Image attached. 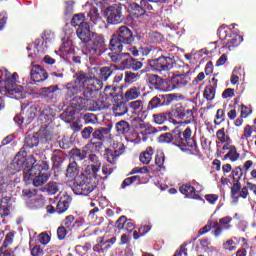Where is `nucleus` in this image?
<instances>
[{
  "mask_svg": "<svg viewBox=\"0 0 256 256\" xmlns=\"http://www.w3.org/2000/svg\"><path fill=\"white\" fill-rule=\"evenodd\" d=\"M135 41L133 32L127 26L119 27L116 34L110 40L111 51H129L134 57H139V50L136 47H129Z\"/></svg>",
  "mask_w": 256,
  "mask_h": 256,
  "instance_id": "20e7f679",
  "label": "nucleus"
},
{
  "mask_svg": "<svg viewBox=\"0 0 256 256\" xmlns=\"http://www.w3.org/2000/svg\"><path fill=\"white\" fill-rule=\"evenodd\" d=\"M240 155L237 152V148L235 146H231L229 152L224 156V161L230 159V161L235 162L239 159Z\"/></svg>",
  "mask_w": 256,
  "mask_h": 256,
  "instance_id": "2f4dec72",
  "label": "nucleus"
},
{
  "mask_svg": "<svg viewBox=\"0 0 256 256\" xmlns=\"http://www.w3.org/2000/svg\"><path fill=\"white\" fill-rule=\"evenodd\" d=\"M175 65V61L171 57L162 56L158 59H154L150 62V66L153 71H157L164 77V79H168V83H171V89H181V87H186L189 81L185 78V75H176L171 72L173 66ZM169 88L168 91H171Z\"/></svg>",
  "mask_w": 256,
  "mask_h": 256,
  "instance_id": "7ed1b4c3",
  "label": "nucleus"
},
{
  "mask_svg": "<svg viewBox=\"0 0 256 256\" xmlns=\"http://www.w3.org/2000/svg\"><path fill=\"white\" fill-rule=\"evenodd\" d=\"M78 173L79 167L77 162L72 161L66 169V177L74 179L73 191L76 195H89V193L94 191L95 186L91 183V178L85 176V174L78 175Z\"/></svg>",
  "mask_w": 256,
  "mask_h": 256,
  "instance_id": "39448f33",
  "label": "nucleus"
},
{
  "mask_svg": "<svg viewBox=\"0 0 256 256\" xmlns=\"http://www.w3.org/2000/svg\"><path fill=\"white\" fill-rule=\"evenodd\" d=\"M88 18L93 25H99V23H101V16L96 7H91L90 12L88 13Z\"/></svg>",
  "mask_w": 256,
  "mask_h": 256,
  "instance_id": "393cba45",
  "label": "nucleus"
},
{
  "mask_svg": "<svg viewBox=\"0 0 256 256\" xmlns=\"http://www.w3.org/2000/svg\"><path fill=\"white\" fill-rule=\"evenodd\" d=\"M161 105H163L161 96H155L150 100L148 107L149 109H157V107H161Z\"/></svg>",
  "mask_w": 256,
  "mask_h": 256,
  "instance_id": "c9c22d12",
  "label": "nucleus"
},
{
  "mask_svg": "<svg viewBox=\"0 0 256 256\" xmlns=\"http://www.w3.org/2000/svg\"><path fill=\"white\" fill-rule=\"evenodd\" d=\"M224 249H226V251H235V249H237V246L235 245V241L227 240L224 243Z\"/></svg>",
  "mask_w": 256,
  "mask_h": 256,
  "instance_id": "13d9d810",
  "label": "nucleus"
},
{
  "mask_svg": "<svg viewBox=\"0 0 256 256\" xmlns=\"http://www.w3.org/2000/svg\"><path fill=\"white\" fill-rule=\"evenodd\" d=\"M123 5L121 3L113 4L105 9L107 23L110 25H119L123 21Z\"/></svg>",
  "mask_w": 256,
  "mask_h": 256,
  "instance_id": "1a4fd4ad",
  "label": "nucleus"
},
{
  "mask_svg": "<svg viewBox=\"0 0 256 256\" xmlns=\"http://www.w3.org/2000/svg\"><path fill=\"white\" fill-rule=\"evenodd\" d=\"M143 67V63L131 58V54L128 56V60L126 61L125 69H132V71H139Z\"/></svg>",
  "mask_w": 256,
  "mask_h": 256,
  "instance_id": "b1692460",
  "label": "nucleus"
},
{
  "mask_svg": "<svg viewBox=\"0 0 256 256\" xmlns=\"http://www.w3.org/2000/svg\"><path fill=\"white\" fill-rule=\"evenodd\" d=\"M70 157L75 163H77V161H83V159L87 157V150H84V148L83 150L74 148L70 151Z\"/></svg>",
  "mask_w": 256,
  "mask_h": 256,
  "instance_id": "412c9836",
  "label": "nucleus"
},
{
  "mask_svg": "<svg viewBox=\"0 0 256 256\" xmlns=\"http://www.w3.org/2000/svg\"><path fill=\"white\" fill-rule=\"evenodd\" d=\"M153 3H159L155 0H141L140 5L137 3L130 4V10L136 17H143L147 11H153Z\"/></svg>",
  "mask_w": 256,
  "mask_h": 256,
  "instance_id": "9d476101",
  "label": "nucleus"
},
{
  "mask_svg": "<svg viewBox=\"0 0 256 256\" xmlns=\"http://www.w3.org/2000/svg\"><path fill=\"white\" fill-rule=\"evenodd\" d=\"M137 79H139L138 73H133V72L126 73V78H125L126 83H133L137 81Z\"/></svg>",
  "mask_w": 256,
  "mask_h": 256,
  "instance_id": "8fccbe9b",
  "label": "nucleus"
},
{
  "mask_svg": "<svg viewBox=\"0 0 256 256\" xmlns=\"http://www.w3.org/2000/svg\"><path fill=\"white\" fill-rule=\"evenodd\" d=\"M90 161V165L86 167L85 173L90 177V179H99V170L101 169V161H99V157L95 154H90L88 156Z\"/></svg>",
  "mask_w": 256,
  "mask_h": 256,
  "instance_id": "9b49d317",
  "label": "nucleus"
},
{
  "mask_svg": "<svg viewBox=\"0 0 256 256\" xmlns=\"http://www.w3.org/2000/svg\"><path fill=\"white\" fill-rule=\"evenodd\" d=\"M224 115H225V111H223V109L217 110L216 119L214 120L215 125H221V123H223Z\"/></svg>",
  "mask_w": 256,
  "mask_h": 256,
  "instance_id": "864d4df0",
  "label": "nucleus"
},
{
  "mask_svg": "<svg viewBox=\"0 0 256 256\" xmlns=\"http://www.w3.org/2000/svg\"><path fill=\"white\" fill-rule=\"evenodd\" d=\"M206 201H208V203H210L211 205H215V203H217V200L219 199V197L215 194H207L205 196Z\"/></svg>",
  "mask_w": 256,
  "mask_h": 256,
  "instance_id": "338daca9",
  "label": "nucleus"
},
{
  "mask_svg": "<svg viewBox=\"0 0 256 256\" xmlns=\"http://www.w3.org/2000/svg\"><path fill=\"white\" fill-rule=\"evenodd\" d=\"M161 99H162V105H171V103H173V98H171L172 96L170 94H166V95H160Z\"/></svg>",
  "mask_w": 256,
  "mask_h": 256,
  "instance_id": "0e129e2a",
  "label": "nucleus"
},
{
  "mask_svg": "<svg viewBox=\"0 0 256 256\" xmlns=\"http://www.w3.org/2000/svg\"><path fill=\"white\" fill-rule=\"evenodd\" d=\"M212 228L215 229L213 232V235L216 237H219L223 233V230H224L221 226H219L218 222H214L212 225Z\"/></svg>",
  "mask_w": 256,
  "mask_h": 256,
  "instance_id": "052dcab7",
  "label": "nucleus"
},
{
  "mask_svg": "<svg viewBox=\"0 0 256 256\" xmlns=\"http://www.w3.org/2000/svg\"><path fill=\"white\" fill-rule=\"evenodd\" d=\"M175 141V133H164L158 137L159 143H171V141Z\"/></svg>",
  "mask_w": 256,
  "mask_h": 256,
  "instance_id": "e433bc0d",
  "label": "nucleus"
},
{
  "mask_svg": "<svg viewBox=\"0 0 256 256\" xmlns=\"http://www.w3.org/2000/svg\"><path fill=\"white\" fill-rule=\"evenodd\" d=\"M84 121L85 123H97V116L93 113H87L84 115Z\"/></svg>",
  "mask_w": 256,
  "mask_h": 256,
  "instance_id": "5fc2aeb1",
  "label": "nucleus"
},
{
  "mask_svg": "<svg viewBox=\"0 0 256 256\" xmlns=\"http://www.w3.org/2000/svg\"><path fill=\"white\" fill-rule=\"evenodd\" d=\"M43 41L45 43H49V41H53L55 39V34L51 30H46L42 36Z\"/></svg>",
  "mask_w": 256,
  "mask_h": 256,
  "instance_id": "603ef678",
  "label": "nucleus"
},
{
  "mask_svg": "<svg viewBox=\"0 0 256 256\" xmlns=\"http://www.w3.org/2000/svg\"><path fill=\"white\" fill-rule=\"evenodd\" d=\"M180 192L182 195H185L186 197H189L190 199H197V192L195 191V188L191 186L190 184H184L180 187Z\"/></svg>",
  "mask_w": 256,
  "mask_h": 256,
  "instance_id": "aec40b11",
  "label": "nucleus"
},
{
  "mask_svg": "<svg viewBox=\"0 0 256 256\" xmlns=\"http://www.w3.org/2000/svg\"><path fill=\"white\" fill-rule=\"evenodd\" d=\"M231 221H233V218L226 216L224 218H220L219 219V224L220 227H222L225 231H229V229H231V225L229 223H231Z\"/></svg>",
  "mask_w": 256,
  "mask_h": 256,
  "instance_id": "f704fd0d",
  "label": "nucleus"
},
{
  "mask_svg": "<svg viewBox=\"0 0 256 256\" xmlns=\"http://www.w3.org/2000/svg\"><path fill=\"white\" fill-rule=\"evenodd\" d=\"M22 195H23V197H25V199H33V197H35L37 195V190L24 189L22 191Z\"/></svg>",
  "mask_w": 256,
  "mask_h": 256,
  "instance_id": "09e8293b",
  "label": "nucleus"
},
{
  "mask_svg": "<svg viewBox=\"0 0 256 256\" xmlns=\"http://www.w3.org/2000/svg\"><path fill=\"white\" fill-rule=\"evenodd\" d=\"M129 107L135 115V119H139L141 122L147 119V109L143 106V102L140 100L132 101L129 103Z\"/></svg>",
  "mask_w": 256,
  "mask_h": 256,
  "instance_id": "2eb2a0df",
  "label": "nucleus"
},
{
  "mask_svg": "<svg viewBox=\"0 0 256 256\" xmlns=\"http://www.w3.org/2000/svg\"><path fill=\"white\" fill-rule=\"evenodd\" d=\"M13 232H9L4 240V245L2 246L4 249H7V247H9V245H11V243H13Z\"/></svg>",
  "mask_w": 256,
  "mask_h": 256,
  "instance_id": "bf43d9fd",
  "label": "nucleus"
},
{
  "mask_svg": "<svg viewBox=\"0 0 256 256\" xmlns=\"http://www.w3.org/2000/svg\"><path fill=\"white\" fill-rule=\"evenodd\" d=\"M38 241L39 243H41L42 245H47L49 243V241H51V236H49V234L42 232L41 234H39L38 236Z\"/></svg>",
  "mask_w": 256,
  "mask_h": 256,
  "instance_id": "de8ad7c7",
  "label": "nucleus"
},
{
  "mask_svg": "<svg viewBox=\"0 0 256 256\" xmlns=\"http://www.w3.org/2000/svg\"><path fill=\"white\" fill-rule=\"evenodd\" d=\"M104 95H105L106 99H111L112 97H115V88H113L111 86H107L104 89Z\"/></svg>",
  "mask_w": 256,
  "mask_h": 256,
  "instance_id": "4d7b16f0",
  "label": "nucleus"
},
{
  "mask_svg": "<svg viewBox=\"0 0 256 256\" xmlns=\"http://www.w3.org/2000/svg\"><path fill=\"white\" fill-rule=\"evenodd\" d=\"M112 111L115 117H123V115H126V113L129 111V109L127 108V103L120 102L113 105Z\"/></svg>",
  "mask_w": 256,
  "mask_h": 256,
  "instance_id": "6ab92c4d",
  "label": "nucleus"
},
{
  "mask_svg": "<svg viewBox=\"0 0 256 256\" xmlns=\"http://www.w3.org/2000/svg\"><path fill=\"white\" fill-rule=\"evenodd\" d=\"M100 75L102 81H107L111 77V75H113V71H111V68L109 67H102L100 69Z\"/></svg>",
  "mask_w": 256,
  "mask_h": 256,
  "instance_id": "ea45409f",
  "label": "nucleus"
},
{
  "mask_svg": "<svg viewBox=\"0 0 256 256\" xmlns=\"http://www.w3.org/2000/svg\"><path fill=\"white\" fill-rule=\"evenodd\" d=\"M72 45H73V43L71 41L63 42L62 46L60 47L61 53H63L64 55L71 53Z\"/></svg>",
  "mask_w": 256,
  "mask_h": 256,
  "instance_id": "37998d69",
  "label": "nucleus"
},
{
  "mask_svg": "<svg viewBox=\"0 0 256 256\" xmlns=\"http://www.w3.org/2000/svg\"><path fill=\"white\" fill-rule=\"evenodd\" d=\"M83 23H87L85 22V16H83V14H76L71 20L72 27H81Z\"/></svg>",
  "mask_w": 256,
  "mask_h": 256,
  "instance_id": "473e14b6",
  "label": "nucleus"
},
{
  "mask_svg": "<svg viewBox=\"0 0 256 256\" xmlns=\"http://www.w3.org/2000/svg\"><path fill=\"white\" fill-rule=\"evenodd\" d=\"M32 256H43V248L41 246L36 245L31 249Z\"/></svg>",
  "mask_w": 256,
  "mask_h": 256,
  "instance_id": "e2e57ef3",
  "label": "nucleus"
},
{
  "mask_svg": "<svg viewBox=\"0 0 256 256\" xmlns=\"http://www.w3.org/2000/svg\"><path fill=\"white\" fill-rule=\"evenodd\" d=\"M129 52H111L108 54L109 58L111 59V61H113V63H117V69H119L120 71H124L126 65H127V60L129 59Z\"/></svg>",
  "mask_w": 256,
  "mask_h": 256,
  "instance_id": "4468645a",
  "label": "nucleus"
},
{
  "mask_svg": "<svg viewBox=\"0 0 256 256\" xmlns=\"http://www.w3.org/2000/svg\"><path fill=\"white\" fill-rule=\"evenodd\" d=\"M150 83L153 85L154 89H158L160 91H169V89L165 88V85L169 83V79L161 78L158 75L150 76Z\"/></svg>",
  "mask_w": 256,
  "mask_h": 256,
  "instance_id": "a211bd4d",
  "label": "nucleus"
},
{
  "mask_svg": "<svg viewBox=\"0 0 256 256\" xmlns=\"http://www.w3.org/2000/svg\"><path fill=\"white\" fill-rule=\"evenodd\" d=\"M39 145V134L28 135L25 138V147H37Z\"/></svg>",
  "mask_w": 256,
  "mask_h": 256,
  "instance_id": "bb28decb",
  "label": "nucleus"
},
{
  "mask_svg": "<svg viewBox=\"0 0 256 256\" xmlns=\"http://www.w3.org/2000/svg\"><path fill=\"white\" fill-rule=\"evenodd\" d=\"M0 256H15V253L9 249H5L4 247H1Z\"/></svg>",
  "mask_w": 256,
  "mask_h": 256,
  "instance_id": "774afa93",
  "label": "nucleus"
},
{
  "mask_svg": "<svg viewBox=\"0 0 256 256\" xmlns=\"http://www.w3.org/2000/svg\"><path fill=\"white\" fill-rule=\"evenodd\" d=\"M125 145L121 143V137H116L110 148H108L104 154V158L111 165H115L120 155H123Z\"/></svg>",
  "mask_w": 256,
  "mask_h": 256,
  "instance_id": "6e6552de",
  "label": "nucleus"
},
{
  "mask_svg": "<svg viewBox=\"0 0 256 256\" xmlns=\"http://www.w3.org/2000/svg\"><path fill=\"white\" fill-rule=\"evenodd\" d=\"M13 171H23L25 181H32L34 187H41L49 181L51 174L48 171L49 163L43 160H37L35 156H28L27 152H19L11 163Z\"/></svg>",
  "mask_w": 256,
  "mask_h": 256,
  "instance_id": "f03ea898",
  "label": "nucleus"
},
{
  "mask_svg": "<svg viewBox=\"0 0 256 256\" xmlns=\"http://www.w3.org/2000/svg\"><path fill=\"white\" fill-rule=\"evenodd\" d=\"M77 37L82 43H90L95 32H91V28L88 23H83L76 31Z\"/></svg>",
  "mask_w": 256,
  "mask_h": 256,
  "instance_id": "f3484780",
  "label": "nucleus"
},
{
  "mask_svg": "<svg viewBox=\"0 0 256 256\" xmlns=\"http://www.w3.org/2000/svg\"><path fill=\"white\" fill-rule=\"evenodd\" d=\"M191 133L190 128H186L183 132H181V128L176 127L174 129V139L177 145L189 147V143H191Z\"/></svg>",
  "mask_w": 256,
  "mask_h": 256,
  "instance_id": "f8f14e48",
  "label": "nucleus"
},
{
  "mask_svg": "<svg viewBox=\"0 0 256 256\" xmlns=\"http://www.w3.org/2000/svg\"><path fill=\"white\" fill-rule=\"evenodd\" d=\"M97 68H91L88 73L79 71L73 76V82L68 83L66 89L68 95H79L83 93L84 98L81 96H74L70 101V106L76 111H83L87 108V101L96 99L99 91L103 89V81L95 77Z\"/></svg>",
  "mask_w": 256,
  "mask_h": 256,
  "instance_id": "f257e3e1",
  "label": "nucleus"
},
{
  "mask_svg": "<svg viewBox=\"0 0 256 256\" xmlns=\"http://www.w3.org/2000/svg\"><path fill=\"white\" fill-rule=\"evenodd\" d=\"M204 97L207 101H213L215 99V88L213 86H207L204 90Z\"/></svg>",
  "mask_w": 256,
  "mask_h": 256,
  "instance_id": "4c0bfd02",
  "label": "nucleus"
},
{
  "mask_svg": "<svg viewBox=\"0 0 256 256\" xmlns=\"http://www.w3.org/2000/svg\"><path fill=\"white\" fill-rule=\"evenodd\" d=\"M27 205L30 209H39V207H43V199H31L27 202Z\"/></svg>",
  "mask_w": 256,
  "mask_h": 256,
  "instance_id": "58836bf2",
  "label": "nucleus"
},
{
  "mask_svg": "<svg viewBox=\"0 0 256 256\" xmlns=\"http://www.w3.org/2000/svg\"><path fill=\"white\" fill-rule=\"evenodd\" d=\"M216 137L219 141H221V143H227L229 141V136H227L225 134V130L224 129H220L216 132Z\"/></svg>",
  "mask_w": 256,
  "mask_h": 256,
  "instance_id": "c03bdc74",
  "label": "nucleus"
},
{
  "mask_svg": "<svg viewBox=\"0 0 256 256\" xmlns=\"http://www.w3.org/2000/svg\"><path fill=\"white\" fill-rule=\"evenodd\" d=\"M91 49L89 50L90 55H101L102 51L105 50V38L103 36L94 33L91 40Z\"/></svg>",
  "mask_w": 256,
  "mask_h": 256,
  "instance_id": "ddd939ff",
  "label": "nucleus"
},
{
  "mask_svg": "<svg viewBox=\"0 0 256 256\" xmlns=\"http://www.w3.org/2000/svg\"><path fill=\"white\" fill-rule=\"evenodd\" d=\"M92 133H93V127L88 126L82 130L81 135H82L83 139H89V137H91Z\"/></svg>",
  "mask_w": 256,
  "mask_h": 256,
  "instance_id": "680f3d73",
  "label": "nucleus"
},
{
  "mask_svg": "<svg viewBox=\"0 0 256 256\" xmlns=\"http://www.w3.org/2000/svg\"><path fill=\"white\" fill-rule=\"evenodd\" d=\"M30 77L35 83H41V81H46L49 76L47 75L45 68L37 64H31Z\"/></svg>",
  "mask_w": 256,
  "mask_h": 256,
  "instance_id": "dca6fc26",
  "label": "nucleus"
},
{
  "mask_svg": "<svg viewBox=\"0 0 256 256\" xmlns=\"http://www.w3.org/2000/svg\"><path fill=\"white\" fill-rule=\"evenodd\" d=\"M241 43H243V37L239 35H234L232 38L230 36L227 42H225V45H232L233 47H238V45H241Z\"/></svg>",
  "mask_w": 256,
  "mask_h": 256,
  "instance_id": "72a5a7b5",
  "label": "nucleus"
},
{
  "mask_svg": "<svg viewBox=\"0 0 256 256\" xmlns=\"http://www.w3.org/2000/svg\"><path fill=\"white\" fill-rule=\"evenodd\" d=\"M126 221H127V217L121 216V217L116 221V227H117V229H125Z\"/></svg>",
  "mask_w": 256,
  "mask_h": 256,
  "instance_id": "69168bd1",
  "label": "nucleus"
},
{
  "mask_svg": "<svg viewBox=\"0 0 256 256\" xmlns=\"http://www.w3.org/2000/svg\"><path fill=\"white\" fill-rule=\"evenodd\" d=\"M173 112L175 117H177L178 119H185V117L187 116V113H189V109H185L183 108V106H181V104H178L174 108Z\"/></svg>",
  "mask_w": 256,
  "mask_h": 256,
  "instance_id": "7c9ffc66",
  "label": "nucleus"
},
{
  "mask_svg": "<svg viewBox=\"0 0 256 256\" xmlns=\"http://www.w3.org/2000/svg\"><path fill=\"white\" fill-rule=\"evenodd\" d=\"M69 203H70L69 196H64L63 198H60L56 207L57 213H59V215H61L62 213H65V211L69 209Z\"/></svg>",
  "mask_w": 256,
  "mask_h": 256,
  "instance_id": "5701e85b",
  "label": "nucleus"
},
{
  "mask_svg": "<svg viewBox=\"0 0 256 256\" xmlns=\"http://www.w3.org/2000/svg\"><path fill=\"white\" fill-rule=\"evenodd\" d=\"M103 146V144L101 142H89L85 147L84 150L86 151V155L87 153H95V151H99L101 149V147Z\"/></svg>",
  "mask_w": 256,
  "mask_h": 256,
  "instance_id": "c756f323",
  "label": "nucleus"
},
{
  "mask_svg": "<svg viewBox=\"0 0 256 256\" xmlns=\"http://www.w3.org/2000/svg\"><path fill=\"white\" fill-rule=\"evenodd\" d=\"M37 112V105L33 103H23L21 105V114L16 115L14 117V121L18 125H23V123L29 125V123H31V121L37 117Z\"/></svg>",
  "mask_w": 256,
  "mask_h": 256,
  "instance_id": "0eeeda50",
  "label": "nucleus"
},
{
  "mask_svg": "<svg viewBox=\"0 0 256 256\" xmlns=\"http://www.w3.org/2000/svg\"><path fill=\"white\" fill-rule=\"evenodd\" d=\"M151 159H153V149L148 148L146 151L140 154V161L144 165H149L151 163Z\"/></svg>",
  "mask_w": 256,
  "mask_h": 256,
  "instance_id": "cd10ccee",
  "label": "nucleus"
},
{
  "mask_svg": "<svg viewBox=\"0 0 256 256\" xmlns=\"http://www.w3.org/2000/svg\"><path fill=\"white\" fill-rule=\"evenodd\" d=\"M218 37L221 41H224V43H227V41H229V38L231 36H229V33L227 32V29H225V27H220L218 29Z\"/></svg>",
  "mask_w": 256,
  "mask_h": 256,
  "instance_id": "a19ab883",
  "label": "nucleus"
},
{
  "mask_svg": "<svg viewBox=\"0 0 256 256\" xmlns=\"http://www.w3.org/2000/svg\"><path fill=\"white\" fill-rule=\"evenodd\" d=\"M59 191V184L57 182L48 183V193L49 195H55Z\"/></svg>",
  "mask_w": 256,
  "mask_h": 256,
  "instance_id": "49530a36",
  "label": "nucleus"
},
{
  "mask_svg": "<svg viewBox=\"0 0 256 256\" xmlns=\"http://www.w3.org/2000/svg\"><path fill=\"white\" fill-rule=\"evenodd\" d=\"M137 179H138L137 176L126 178L123 181V183L121 184V188L125 189V187H129V185H132L133 183H135V181H137Z\"/></svg>",
  "mask_w": 256,
  "mask_h": 256,
  "instance_id": "6e6d98bb",
  "label": "nucleus"
},
{
  "mask_svg": "<svg viewBox=\"0 0 256 256\" xmlns=\"http://www.w3.org/2000/svg\"><path fill=\"white\" fill-rule=\"evenodd\" d=\"M126 101H133L141 97V90L137 87H132L125 92L124 95Z\"/></svg>",
  "mask_w": 256,
  "mask_h": 256,
  "instance_id": "4be33fe9",
  "label": "nucleus"
},
{
  "mask_svg": "<svg viewBox=\"0 0 256 256\" xmlns=\"http://www.w3.org/2000/svg\"><path fill=\"white\" fill-rule=\"evenodd\" d=\"M130 129L131 127L129 126V123L125 120L116 123V131L118 135H125V133H129Z\"/></svg>",
  "mask_w": 256,
  "mask_h": 256,
  "instance_id": "a878e982",
  "label": "nucleus"
},
{
  "mask_svg": "<svg viewBox=\"0 0 256 256\" xmlns=\"http://www.w3.org/2000/svg\"><path fill=\"white\" fill-rule=\"evenodd\" d=\"M73 221H75V217L67 216L63 221L64 227H66V229H69V230L73 229V226H74Z\"/></svg>",
  "mask_w": 256,
  "mask_h": 256,
  "instance_id": "3c124183",
  "label": "nucleus"
},
{
  "mask_svg": "<svg viewBox=\"0 0 256 256\" xmlns=\"http://www.w3.org/2000/svg\"><path fill=\"white\" fill-rule=\"evenodd\" d=\"M39 119L43 123H47V121H50V119H53V110H51V108L49 107L43 109L40 113Z\"/></svg>",
  "mask_w": 256,
  "mask_h": 256,
  "instance_id": "c85d7f7f",
  "label": "nucleus"
},
{
  "mask_svg": "<svg viewBox=\"0 0 256 256\" xmlns=\"http://www.w3.org/2000/svg\"><path fill=\"white\" fill-rule=\"evenodd\" d=\"M19 75L5 71V77L0 81V109L5 107L3 95H13L15 99H23V86L17 85Z\"/></svg>",
  "mask_w": 256,
  "mask_h": 256,
  "instance_id": "423d86ee",
  "label": "nucleus"
},
{
  "mask_svg": "<svg viewBox=\"0 0 256 256\" xmlns=\"http://www.w3.org/2000/svg\"><path fill=\"white\" fill-rule=\"evenodd\" d=\"M154 121L157 123V125H163L165 121H167V114L166 113H160V114H154Z\"/></svg>",
  "mask_w": 256,
  "mask_h": 256,
  "instance_id": "a18cd8bd",
  "label": "nucleus"
},
{
  "mask_svg": "<svg viewBox=\"0 0 256 256\" xmlns=\"http://www.w3.org/2000/svg\"><path fill=\"white\" fill-rule=\"evenodd\" d=\"M10 201H11V197L5 196V194H2V199L0 202V209H3L4 211H8Z\"/></svg>",
  "mask_w": 256,
  "mask_h": 256,
  "instance_id": "79ce46f5",
  "label": "nucleus"
}]
</instances>
